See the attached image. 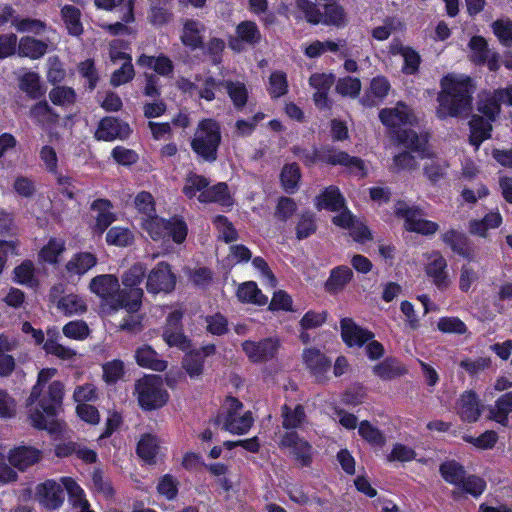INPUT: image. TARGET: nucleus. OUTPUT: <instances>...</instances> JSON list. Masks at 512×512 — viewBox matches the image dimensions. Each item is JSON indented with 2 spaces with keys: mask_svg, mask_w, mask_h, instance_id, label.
<instances>
[{
  "mask_svg": "<svg viewBox=\"0 0 512 512\" xmlns=\"http://www.w3.org/2000/svg\"><path fill=\"white\" fill-rule=\"evenodd\" d=\"M441 88L437 110L439 118L464 116L471 111L474 86L469 77L448 75L442 79Z\"/></svg>",
  "mask_w": 512,
  "mask_h": 512,
  "instance_id": "1",
  "label": "nucleus"
},
{
  "mask_svg": "<svg viewBox=\"0 0 512 512\" xmlns=\"http://www.w3.org/2000/svg\"><path fill=\"white\" fill-rule=\"evenodd\" d=\"M146 274L142 263L132 265L122 276L124 288L113 298L115 309H125L127 312H137L142 304L143 289L139 287Z\"/></svg>",
  "mask_w": 512,
  "mask_h": 512,
  "instance_id": "2",
  "label": "nucleus"
},
{
  "mask_svg": "<svg viewBox=\"0 0 512 512\" xmlns=\"http://www.w3.org/2000/svg\"><path fill=\"white\" fill-rule=\"evenodd\" d=\"M221 143L219 124L213 119H203L199 122L191 140L192 150L206 162L217 159V151Z\"/></svg>",
  "mask_w": 512,
  "mask_h": 512,
  "instance_id": "3",
  "label": "nucleus"
},
{
  "mask_svg": "<svg viewBox=\"0 0 512 512\" xmlns=\"http://www.w3.org/2000/svg\"><path fill=\"white\" fill-rule=\"evenodd\" d=\"M295 5L310 24H324L336 27L346 25L347 19L344 9L335 0L324 2L321 8H316L310 0H296Z\"/></svg>",
  "mask_w": 512,
  "mask_h": 512,
  "instance_id": "4",
  "label": "nucleus"
},
{
  "mask_svg": "<svg viewBox=\"0 0 512 512\" xmlns=\"http://www.w3.org/2000/svg\"><path fill=\"white\" fill-rule=\"evenodd\" d=\"M216 424H222V429L232 434L242 435L249 431L254 423L250 411L243 410V404L236 398L228 397L222 407V412L215 419Z\"/></svg>",
  "mask_w": 512,
  "mask_h": 512,
  "instance_id": "5",
  "label": "nucleus"
},
{
  "mask_svg": "<svg viewBox=\"0 0 512 512\" xmlns=\"http://www.w3.org/2000/svg\"><path fill=\"white\" fill-rule=\"evenodd\" d=\"M143 229L155 240H164L167 237H172L176 243H182L187 236V225L179 218H172L171 220H165L157 217L155 214L143 218L142 222Z\"/></svg>",
  "mask_w": 512,
  "mask_h": 512,
  "instance_id": "6",
  "label": "nucleus"
},
{
  "mask_svg": "<svg viewBox=\"0 0 512 512\" xmlns=\"http://www.w3.org/2000/svg\"><path fill=\"white\" fill-rule=\"evenodd\" d=\"M134 394L139 405L145 410L162 407L168 400V393L163 388L162 379L156 375H146L135 383Z\"/></svg>",
  "mask_w": 512,
  "mask_h": 512,
  "instance_id": "7",
  "label": "nucleus"
},
{
  "mask_svg": "<svg viewBox=\"0 0 512 512\" xmlns=\"http://www.w3.org/2000/svg\"><path fill=\"white\" fill-rule=\"evenodd\" d=\"M394 213L405 220L404 226L408 231L428 236L435 234L439 229L437 223L423 219V212L420 209L410 207L403 201L395 204Z\"/></svg>",
  "mask_w": 512,
  "mask_h": 512,
  "instance_id": "8",
  "label": "nucleus"
},
{
  "mask_svg": "<svg viewBox=\"0 0 512 512\" xmlns=\"http://www.w3.org/2000/svg\"><path fill=\"white\" fill-rule=\"evenodd\" d=\"M241 347L252 363H266L277 356L281 348V340L276 336L259 341L245 340Z\"/></svg>",
  "mask_w": 512,
  "mask_h": 512,
  "instance_id": "9",
  "label": "nucleus"
},
{
  "mask_svg": "<svg viewBox=\"0 0 512 512\" xmlns=\"http://www.w3.org/2000/svg\"><path fill=\"white\" fill-rule=\"evenodd\" d=\"M279 447L289 449L294 460L302 467L309 466L312 462V446L294 431L285 432L280 437Z\"/></svg>",
  "mask_w": 512,
  "mask_h": 512,
  "instance_id": "10",
  "label": "nucleus"
},
{
  "mask_svg": "<svg viewBox=\"0 0 512 512\" xmlns=\"http://www.w3.org/2000/svg\"><path fill=\"white\" fill-rule=\"evenodd\" d=\"M176 277L169 264L160 262L147 276L146 288L149 293L171 292L175 288Z\"/></svg>",
  "mask_w": 512,
  "mask_h": 512,
  "instance_id": "11",
  "label": "nucleus"
},
{
  "mask_svg": "<svg viewBox=\"0 0 512 512\" xmlns=\"http://www.w3.org/2000/svg\"><path fill=\"white\" fill-rule=\"evenodd\" d=\"M62 482L46 480L35 487V499L48 510L58 509L64 502Z\"/></svg>",
  "mask_w": 512,
  "mask_h": 512,
  "instance_id": "12",
  "label": "nucleus"
},
{
  "mask_svg": "<svg viewBox=\"0 0 512 512\" xmlns=\"http://www.w3.org/2000/svg\"><path fill=\"white\" fill-rule=\"evenodd\" d=\"M302 358L306 368L316 381L322 383L329 379L331 361L320 350L307 348L303 351Z\"/></svg>",
  "mask_w": 512,
  "mask_h": 512,
  "instance_id": "13",
  "label": "nucleus"
},
{
  "mask_svg": "<svg viewBox=\"0 0 512 512\" xmlns=\"http://www.w3.org/2000/svg\"><path fill=\"white\" fill-rule=\"evenodd\" d=\"M43 453L36 447L21 445L10 449L7 460L16 470L24 472L29 467L39 463Z\"/></svg>",
  "mask_w": 512,
  "mask_h": 512,
  "instance_id": "14",
  "label": "nucleus"
},
{
  "mask_svg": "<svg viewBox=\"0 0 512 512\" xmlns=\"http://www.w3.org/2000/svg\"><path fill=\"white\" fill-rule=\"evenodd\" d=\"M379 118L385 126L391 128L406 124L412 125L416 122V116L412 109L403 102H398L395 107L382 109Z\"/></svg>",
  "mask_w": 512,
  "mask_h": 512,
  "instance_id": "15",
  "label": "nucleus"
},
{
  "mask_svg": "<svg viewBox=\"0 0 512 512\" xmlns=\"http://www.w3.org/2000/svg\"><path fill=\"white\" fill-rule=\"evenodd\" d=\"M455 409L460 419L467 423L476 422L482 413L480 400L472 390L465 391L460 395Z\"/></svg>",
  "mask_w": 512,
  "mask_h": 512,
  "instance_id": "16",
  "label": "nucleus"
},
{
  "mask_svg": "<svg viewBox=\"0 0 512 512\" xmlns=\"http://www.w3.org/2000/svg\"><path fill=\"white\" fill-rule=\"evenodd\" d=\"M119 287L118 278L112 274L98 275L89 284L90 290L102 299L107 300L113 310H116L113 305V298L121 291Z\"/></svg>",
  "mask_w": 512,
  "mask_h": 512,
  "instance_id": "17",
  "label": "nucleus"
},
{
  "mask_svg": "<svg viewBox=\"0 0 512 512\" xmlns=\"http://www.w3.org/2000/svg\"><path fill=\"white\" fill-rule=\"evenodd\" d=\"M131 133L129 125L114 117L103 118L95 132L98 140L113 141L115 139H126Z\"/></svg>",
  "mask_w": 512,
  "mask_h": 512,
  "instance_id": "18",
  "label": "nucleus"
},
{
  "mask_svg": "<svg viewBox=\"0 0 512 512\" xmlns=\"http://www.w3.org/2000/svg\"><path fill=\"white\" fill-rule=\"evenodd\" d=\"M64 395V385L60 381H53L35 403L44 410L48 416H54L56 409L61 405Z\"/></svg>",
  "mask_w": 512,
  "mask_h": 512,
  "instance_id": "19",
  "label": "nucleus"
},
{
  "mask_svg": "<svg viewBox=\"0 0 512 512\" xmlns=\"http://www.w3.org/2000/svg\"><path fill=\"white\" fill-rule=\"evenodd\" d=\"M341 336L348 346H362L373 338V333L358 326L351 318L340 322Z\"/></svg>",
  "mask_w": 512,
  "mask_h": 512,
  "instance_id": "20",
  "label": "nucleus"
},
{
  "mask_svg": "<svg viewBox=\"0 0 512 512\" xmlns=\"http://www.w3.org/2000/svg\"><path fill=\"white\" fill-rule=\"evenodd\" d=\"M323 157L329 164L347 167L356 176L364 177L366 175L364 162L360 158L352 157L344 151L327 150Z\"/></svg>",
  "mask_w": 512,
  "mask_h": 512,
  "instance_id": "21",
  "label": "nucleus"
},
{
  "mask_svg": "<svg viewBox=\"0 0 512 512\" xmlns=\"http://www.w3.org/2000/svg\"><path fill=\"white\" fill-rule=\"evenodd\" d=\"M334 76L326 73H314L309 78V85L315 89L313 100L317 107H328V92L334 84Z\"/></svg>",
  "mask_w": 512,
  "mask_h": 512,
  "instance_id": "22",
  "label": "nucleus"
},
{
  "mask_svg": "<svg viewBox=\"0 0 512 512\" xmlns=\"http://www.w3.org/2000/svg\"><path fill=\"white\" fill-rule=\"evenodd\" d=\"M389 53L393 56L403 57L404 66L402 68L405 74H414L420 65L421 57L412 47L405 46L400 40L394 39L389 45Z\"/></svg>",
  "mask_w": 512,
  "mask_h": 512,
  "instance_id": "23",
  "label": "nucleus"
},
{
  "mask_svg": "<svg viewBox=\"0 0 512 512\" xmlns=\"http://www.w3.org/2000/svg\"><path fill=\"white\" fill-rule=\"evenodd\" d=\"M58 292H60V288L54 287L51 291V298L56 304L57 309L64 315L71 316L75 314H82L86 311V303L80 296L71 293L58 298Z\"/></svg>",
  "mask_w": 512,
  "mask_h": 512,
  "instance_id": "24",
  "label": "nucleus"
},
{
  "mask_svg": "<svg viewBox=\"0 0 512 512\" xmlns=\"http://www.w3.org/2000/svg\"><path fill=\"white\" fill-rule=\"evenodd\" d=\"M236 35L237 37L229 42V46L235 51L241 50V42L254 46L261 41V32L253 21L239 23L236 27Z\"/></svg>",
  "mask_w": 512,
  "mask_h": 512,
  "instance_id": "25",
  "label": "nucleus"
},
{
  "mask_svg": "<svg viewBox=\"0 0 512 512\" xmlns=\"http://www.w3.org/2000/svg\"><path fill=\"white\" fill-rule=\"evenodd\" d=\"M60 335L57 330H48L47 331V339L43 344L44 350L51 355L56 356L57 358L63 361H71L77 355V352L70 348L64 346L60 343Z\"/></svg>",
  "mask_w": 512,
  "mask_h": 512,
  "instance_id": "26",
  "label": "nucleus"
},
{
  "mask_svg": "<svg viewBox=\"0 0 512 512\" xmlns=\"http://www.w3.org/2000/svg\"><path fill=\"white\" fill-rule=\"evenodd\" d=\"M137 64L141 67L150 68L163 77H172L174 72L172 60L164 54L157 57L143 54L137 59Z\"/></svg>",
  "mask_w": 512,
  "mask_h": 512,
  "instance_id": "27",
  "label": "nucleus"
},
{
  "mask_svg": "<svg viewBox=\"0 0 512 512\" xmlns=\"http://www.w3.org/2000/svg\"><path fill=\"white\" fill-rule=\"evenodd\" d=\"M446 268L447 262L441 254L438 252L431 254L426 266V273L433 279L434 284L439 288L448 286Z\"/></svg>",
  "mask_w": 512,
  "mask_h": 512,
  "instance_id": "28",
  "label": "nucleus"
},
{
  "mask_svg": "<svg viewBox=\"0 0 512 512\" xmlns=\"http://www.w3.org/2000/svg\"><path fill=\"white\" fill-rule=\"evenodd\" d=\"M204 31L205 26L201 22L187 19L183 24L181 41L185 46H188L193 50L203 48L202 33Z\"/></svg>",
  "mask_w": 512,
  "mask_h": 512,
  "instance_id": "29",
  "label": "nucleus"
},
{
  "mask_svg": "<svg viewBox=\"0 0 512 512\" xmlns=\"http://www.w3.org/2000/svg\"><path fill=\"white\" fill-rule=\"evenodd\" d=\"M48 48V41L26 36L19 40L18 54L21 57L39 59L47 53Z\"/></svg>",
  "mask_w": 512,
  "mask_h": 512,
  "instance_id": "30",
  "label": "nucleus"
},
{
  "mask_svg": "<svg viewBox=\"0 0 512 512\" xmlns=\"http://www.w3.org/2000/svg\"><path fill=\"white\" fill-rule=\"evenodd\" d=\"M135 359L139 366L154 371H164L167 368V362L158 358V354L150 346L139 347L135 352Z\"/></svg>",
  "mask_w": 512,
  "mask_h": 512,
  "instance_id": "31",
  "label": "nucleus"
},
{
  "mask_svg": "<svg viewBox=\"0 0 512 512\" xmlns=\"http://www.w3.org/2000/svg\"><path fill=\"white\" fill-rule=\"evenodd\" d=\"M469 126L471 132L469 141L477 149L484 140L490 138L492 125L489 119L485 120L479 115H474L469 122Z\"/></svg>",
  "mask_w": 512,
  "mask_h": 512,
  "instance_id": "32",
  "label": "nucleus"
},
{
  "mask_svg": "<svg viewBox=\"0 0 512 512\" xmlns=\"http://www.w3.org/2000/svg\"><path fill=\"white\" fill-rule=\"evenodd\" d=\"M97 263V258L94 254L89 252H81L75 254L66 264L65 268L70 276L84 275L88 270L94 267Z\"/></svg>",
  "mask_w": 512,
  "mask_h": 512,
  "instance_id": "33",
  "label": "nucleus"
},
{
  "mask_svg": "<svg viewBox=\"0 0 512 512\" xmlns=\"http://www.w3.org/2000/svg\"><path fill=\"white\" fill-rule=\"evenodd\" d=\"M512 412V391L501 395L495 405L489 409V418L504 426L508 423V415Z\"/></svg>",
  "mask_w": 512,
  "mask_h": 512,
  "instance_id": "34",
  "label": "nucleus"
},
{
  "mask_svg": "<svg viewBox=\"0 0 512 512\" xmlns=\"http://www.w3.org/2000/svg\"><path fill=\"white\" fill-rule=\"evenodd\" d=\"M91 208L97 212L95 229L99 233H103L115 220L111 204L108 200L98 199L92 203Z\"/></svg>",
  "mask_w": 512,
  "mask_h": 512,
  "instance_id": "35",
  "label": "nucleus"
},
{
  "mask_svg": "<svg viewBox=\"0 0 512 512\" xmlns=\"http://www.w3.org/2000/svg\"><path fill=\"white\" fill-rule=\"evenodd\" d=\"M200 202H217L221 205H231L232 199L228 191V186L225 183H218L212 187H208L199 194Z\"/></svg>",
  "mask_w": 512,
  "mask_h": 512,
  "instance_id": "36",
  "label": "nucleus"
},
{
  "mask_svg": "<svg viewBox=\"0 0 512 512\" xmlns=\"http://www.w3.org/2000/svg\"><path fill=\"white\" fill-rule=\"evenodd\" d=\"M353 272L347 266H339L331 271L326 282V290L330 293H338L344 289L352 279Z\"/></svg>",
  "mask_w": 512,
  "mask_h": 512,
  "instance_id": "37",
  "label": "nucleus"
},
{
  "mask_svg": "<svg viewBox=\"0 0 512 512\" xmlns=\"http://www.w3.org/2000/svg\"><path fill=\"white\" fill-rule=\"evenodd\" d=\"M442 240L445 244L450 246L453 252L463 256L470 257L471 251L468 246V240L466 236L454 229L446 231L442 235Z\"/></svg>",
  "mask_w": 512,
  "mask_h": 512,
  "instance_id": "38",
  "label": "nucleus"
},
{
  "mask_svg": "<svg viewBox=\"0 0 512 512\" xmlns=\"http://www.w3.org/2000/svg\"><path fill=\"white\" fill-rule=\"evenodd\" d=\"M442 478L455 486H459L465 479L466 471L464 467L455 460L443 462L439 467Z\"/></svg>",
  "mask_w": 512,
  "mask_h": 512,
  "instance_id": "39",
  "label": "nucleus"
},
{
  "mask_svg": "<svg viewBox=\"0 0 512 512\" xmlns=\"http://www.w3.org/2000/svg\"><path fill=\"white\" fill-rule=\"evenodd\" d=\"M237 297L242 302L257 305H265L268 302V297L265 296L261 290L258 289L256 283L252 281L245 282L239 286Z\"/></svg>",
  "mask_w": 512,
  "mask_h": 512,
  "instance_id": "40",
  "label": "nucleus"
},
{
  "mask_svg": "<svg viewBox=\"0 0 512 512\" xmlns=\"http://www.w3.org/2000/svg\"><path fill=\"white\" fill-rule=\"evenodd\" d=\"M344 198L336 187L327 188L318 198L316 207L318 209H329L337 211L343 208Z\"/></svg>",
  "mask_w": 512,
  "mask_h": 512,
  "instance_id": "41",
  "label": "nucleus"
},
{
  "mask_svg": "<svg viewBox=\"0 0 512 512\" xmlns=\"http://www.w3.org/2000/svg\"><path fill=\"white\" fill-rule=\"evenodd\" d=\"M226 90L237 109H242L248 98V92L244 83L239 81L225 80L220 83Z\"/></svg>",
  "mask_w": 512,
  "mask_h": 512,
  "instance_id": "42",
  "label": "nucleus"
},
{
  "mask_svg": "<svg viewBox=\"0 0 512 512\" xmlns=\"http://www.w3.org/2000/svg\"><path fill=\"white\" fill-rule=\"evenodd\" d=\"M282 426L285 429L299 428L306 420L305 411L302 405L291 408L288 405L282 407Z\"/></svg>",
  "mask_w": 512,
  "mask_h": 512,
  "instance_id": "43",
  "label": "nucleus"
},
{
  "mask_svg": "<svg viewBox=\"0 0 512 512\" xmlns=\"http://www.w3.org/2000/svg\"><path fill=\"white\" fill-rule=\"evenodd\" d=\"M65 251V241L61 238H51L40 250L39 259L42 262L56 264L58 257Z\"/></svg>",
  "mask_w": 512,
  "mask_h": 512,
  "instance_id": "44",
  "label": "nucleus"
},
{
  "mask_svg": "<svg viewBox=\"0 0 512 512\" xmlns=\"http://www.w3.org/2000/svg\"><path fill=\"white\" fill-rule=\"evenodd\" d=\"M136 0H95V5L98 8L111 10L115 7L121 6L124 14L121 17L124 23H131L134 21V4Z\"/></svg>",
  "mask_w": 512,
  "mask_h": 512,
  "instance_id": "45",
  "label": "nucleus"
},
{
  "mask_svg": "<svg viewBox=\"0 0 512 512\" xmlns=\"http://www.w3.org/2000/svg\"><path fill=\"white\" fill-rule=\"evenodd\" d=\"M29 420L31 425L39 430H48L49 432L56 431L54 421L50 420L52 416H48L42 408L38 406V403H34L30 406Z\"/></svg>",
  "mask_w": 512,
  "mask_h": 512,
  "instance_id": "46",
  "label": "nucleus"
},
{
  "mask_svg": "<svg viewBox=\"0 0 512 512\" xmlns=\"http://www.w3.org/2000/svg\"><path fill=\"white\" fill-rule=\"evenodd\" d=\"M62 18L68 32L73 36H79L83 32L80 22V10L72 5H65L61 10Z\"/></svg>",
  "mask_w": 512,
  "mask_h": 512,
  "instance_id": "47",
  "label": "nucleus"
},
{
  "mask_svg": "<svg viewBox=\"0 0 512 512\" xmlns=\"http://www.w3.org/2000/svg\"><path fill=\"white\" fill-rule=\"evenodd\" d=\"M19 87L32 99H37L43 95L40 77L35 72H26L19 80Z\"/></svg>",
  "mask_w": 512,
  "mask_h": 512,
  "instance_id": "48",
  "label": "nucleus"
},
{
  "mask_svg": "<svg viewBox=\"0 0 512 512\" xmlns=\"http://www.w3.org/2000/svg\"><path fill=\"white\" fill-rule=\"evenodd\" d=\"M14 280L29 287L38 285V280L35 275V267L31 261H24L14 269Z\"/></svg>",
  "mask_w": 512,
  "mask_h": 512,
  "instance_id": "49",
  "label": "nucleus"
},
{
  "mask_svg": "<svg viewBox=\"0 0 512 512\" xmlns=\"http://www.w3.org/2000/svg\"><path fill=\"white\" fill-rule=\"evenodd\" d=\"M92 485L94 491L102 495L105 499L111 500L114 498L115 490L110 479L103 473V471L96 469L92 473Z\"/></svg>",
  "mask_w": 512,
  "mask_h": 512,
  "instance_id": "50",
  "label": "nucleus"
},
{
  "mask_svg": "<svg viewBox=\"0 0 512 512\" xmlns=\"http://www.w3.org/2000/svg\"><path fill=\"white\" fill-rule=\"evenodd\" d=\"M133 240V232L126 227H112L106 234V241L110 245L125 247L132 244Z\"/></svg>",
  "mask_w": 512,
  "mask_h": 512,
  "instance_id": "51",
  "label": "nucleus"
},
{
  "mask_svg": "<svg viewBox=\"0 0 512 512\" xmlns=\"http://www.w3.org/2000/svg\"><path fill=\"white\" fill-rule=\"evenodd\" d=\"M469 47L471 49V60L478 64H485V60H487L488 55L492 52L489 49L488 43L482 36H473L469 42Z\"/></svg>",
  "mask_w": 512,
  "mask_h": 512,
  "instance_id": "52",
  "label": "nucleus"
},
{
  "mask_svg": "<svg viewBox=\"0 0 512 512\" xmlns=\"http://www.w3.org/2000/svg\"><path fill=\"white\" fill-rule=\"evenodd\" d=\"M281 182L287 192H294L301 178L299 166L295 163L286 164L281 172Z\"/></svg>",
  "mask_w": 512,
  "mask_h": 512,
  "instance_id": "53",
  "label": "nucleus"
},
{
  "mask_svg": "<svg viewBox=\"0 0 512 512\" xmlns=\"http://www.w3.org/2000/svg\"><path fill=\"white\" fill-rule=\"evenodd\" d=\"M157 439L152 435L143 436L137 446V453L144 461L151 463L158 452Z\"/></svg>",
  "mask_w": 512,
  "mask_h": 512,
  "instance_id": "54",
  "label": "nucleus"
},
{
  "mask_svg": "<svg viewBox=\"0 0 512 512\" xmlns=\"http://www.w3.org/2000/svg\"><path fill=\"white\" fill-rule=\"evenodd\" d=\"M49 98L55 105L69 107L75 103L76 94L74 90L66 86H57L49 92Z\"/></svg>",
  "mask_w": 512,
  "mask_h": 512,
  "instance_id": "55",
  "label": "nucleus"
},
{
  "mask_svg": "<svg viewBox=\"0 0 512 512\" xmlns=\"http://www.w3.org/2000/svg\"><path fill=\"white\" fill-rule=\"evenodd\" d=\"M478 111L484 114L490 121H494L501 111V106L495 92L486 95L478 103Z\"/></svg>",
  "mask_w": 512,
  "mask_h": 512,
  "instance_id": "56",
  "label": "nucleus"
},
{
  "mask_svg": "<svg viewBox=\"0 0 512 512\" xmlns=\"http://www.w3.org/2000/svg\"><path fill=\"white\" fill-rule=\"evenodd\" d=\"M345 46V41H340L339 43L334 41H315L308 45L305 49V54L309 58H315L320 56L326 51L337 52L340 48Z\"/></svg>",
  "mask_w": 512,
  "mask_h": 512,
  "instance_id": "57",
  "label": "nucleus"
},
{
  "mask_svg": "<svg viewBox=\"0 0 512 512\" xmlns=\"http://www.w3.org/2000/svg\"><path fill=\"white\" fill-rule=\"evenodd\" d=\"M448 164L440 159H432L425 163L423 170L429 181L437 183L446 176Z\"/></svg>",
  "mask_w": 512,
  "mask_h": 512,
  "instance_id": "58",
  "label": "nucleus"
},
{
  "mask_svg": "<svg viewBox=\"0 0 512 512\" xmlns=\"http://www.w3.org/2000/svg\"><path fill=\"white\" fill-rule=\"evenodd\" d=\"M182 365L191 378H198L203 372L204 356L201 352L187 354Z\"/></svg>",
  "mask_w": 512,
  "mask_h": 512,
  "instance_id": "59",
  "label": "nucleus"
},
{
  "mask_svg": "<svg viewBox=\"0 0 512 512\" xmlns=\"http://www.w3.org/2000/svg\"><path fill=\"white\" fill-rule=\"evenodd\" d=\"M492 29L501 44L512 46V20L499 19L493 22Z\"/></svg>",
  "mask_w": 512,
  "mask_h": 512,
  "instance_id": "60",
  "label": "nucleus"
},
{
  "mask_svg": "<svg viewBox=\"0 0 512 512\" xmlns=\"http://www.w3.org/2000/svg\"><path fill=\"white\" fill-rule=\"evenodd\" d=\"M375 375L383 380H391L404 373L393 359H386L383 362L377 364L373 368Z\"/></svg>",
  "mask_w": 512,
  "mask_h": 512,
  "instance_id": "61",
  "label": "nucleus"
},
{
  "mask_svg": "<svg viewBox=\"0 0 512 512\" xmlns=\"http://www.w3.org/2000/svg\"><path fill=\"white\" fill-rule=\"evenodd\" d=\"M57 370L54 368L42 369L38 374L37 383L31 390L30 396L27 399V405L32 406L42 395L44 384H46L55 374Z\"/></svg>",
  "mask_w": 512,
  "mask_h": 512,
  "instance_id": "62",
  "label": "nucleus"
},
{
  "mask_svg": "<svg viewBox=\"0 0 512 512\" xmlns=\"http://www.w3.org/2000/svg\"><path fill=\"white\" fill-rule=\"evenodd\" d=\"M208 185L209 182L205 177L190 173L186 177L183 192L186 196L192 198L196 195L197 192L201 193L204 191Z\"/></svg>",
  "mask_w": 512,
  "mask_h": 512,
  "instance_id": "63",
  "label": "nucleus"
},
{
  "mask_svg": "<svg viewBox=\"0 0 512 512\" xmlns=\"http://www.w3.org/2000/svg\"><path fill=\"white\" fill-rule=\"evenodd\" d=\"M479 279V269L468 263L461 267L459 288L462 292H468L471 286Z\"/></svg>",
  "mask_w": 512,
  "mask_h": 512,
  "instance_id": "64",
  "label": "nucleus"
}]
</instances>
